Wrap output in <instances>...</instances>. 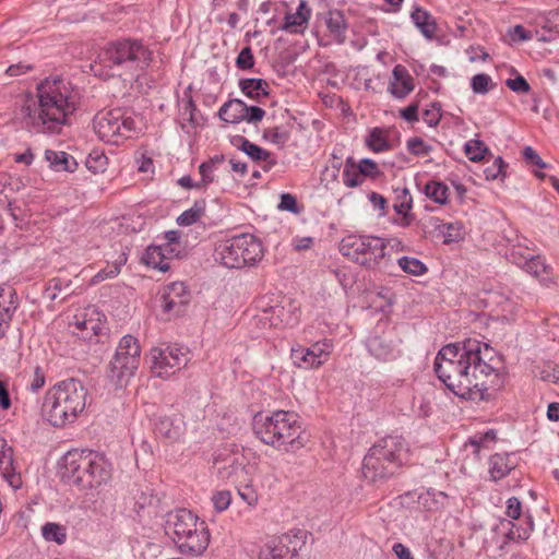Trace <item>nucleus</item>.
Masks as SVG:
<instances>
[{"mask_svg": "<svg viewBox=\"0 0 559 559\" xmlns=\"http://www.w3.org/2000/svg\"><path fill=\"white\" fill-rule=\"evenodd\" d=\"M238 86L247 97L255 102H261L270 95L269 83L263 79H240Z\"/></svg>", "mask_w": 559, "mask_h": 559, "instance_id": "26", "label": "nucleus"}, {"mask_svg": "<svg viewBox=\"0 0 559 559\" xmlns=\"http://www.w3.org/2000/svg\"><path fill=\"white\" fill-rule=\"evenodd\" d=\"M390 240L370 235H347L340 243V252L348 260L372 271H390L393 266L388 252Z\"/></svg>", "mask_w": 559, "mask_h": 559, "instance_id": "9", "label": "nucleus"}, {"mask_svg": "<svg viewBox=\"0 0 559 559\" xmlns=\"http://www.w3.org/2000/svg\"><path fill=\"white\" fill-rule=\"evenodd\" d=\"M393 80L390 82L388 91L399 99L406 97L413 90L414 83L413 78L408 73L407 69L397 64L392 71Z\"/></svg>", "mask_w": 559, "mask_h": 559, "instance_id": "24", "label": "nucleus"}, {"mask_svg": "<svg viewBox=\"0 0 559 559\" xmlns=\"http://www.w3.org/2000/svg\"><path fill=\"white\" fill-rule=\"evenodd\" d=\"M365 177L362 170H359L356 166L354 157L348 156L344 163L342 181L348 188H356L364 183Z\"/></svg>", "mask_w": 559, "mask_h": 559, "instance_id": "36", "label": "nucleus"}, {"mask_svg": "<svg viewBox=\"0 0 559 559\" xmlns=\"http://www.w3.org/2000/svg\"><path fill=\"white\" fill-rule=\"evenodd\" d=\"M179 426L168 416L158 417L155 421V432L167 439H176L179 436Z\"/></svg>", "mask_w": 559, "mask_h": 559, "instance_id": "43", "label": "nucleus"}, {"mask_svg": "<svg viewBox=\"0 0 559 559\" xmlns=\"http://www.w3.org/2000/svg\"><path fill=\"white\" fill-rule=\"evenodd\" d=\"M400 343V338L393 337L391 333H385L370 337L367 341V348L376 359L386 362L401 356Z\"/></svg>", "mask_w": 559, "mask_h": 559, "instance_id": "17", "label": "nucleus"}, {"mask_svg": "<svg viewBox=\"0 0 559 559\" xmlns=\"http://www.w3.org/2000/svg\"><path fill=\"white\" fill-rule=\"evenodd\" d=\"M224 160V155H215L199 166V173L201 175V181L199 183L201 187H207L214 181V171Z\"/></svg>", "mask_w": 559, "mask_h": 559, "instance_id": "39", "label": "nucleus"}, {"mask_svg": "<svg viewBox=\"0 0 559 559\" xmlns=\"http://www.w3.org/2000/svg\"><path fill=\"white\" fill-rule=\"evenodd\" d=\"M146 357L152 373L166 379L187 366L190 360V352L183 346L173 344L165 347H153Z\"/></svg>", "mask_w": 559, "mask_h": 559, "instance_id": "12", "label": "nucleus"}, {"mask_svg": "<svg viewBox=\"0 0 559 559\" xmlns=\"http://www.w3.org/2000/svg\"><path fill=\"white\" fill-rule=\"evenodd\" d=\"M510 259L512 263L538 278L544 285H548L551 282L549 277L550 267L545 264L539 255H525L518 250H512Z\"/></svg>", "mask_w": 559, "mask_h": 559, "instance_id": "18", "label": "nucleus"}, {"mask_svg": "<svg viewBox=\"0 0 559 559\" xmlns=\"http://www.w3.org/2000/svg\"><path fill=\"white\" fill-rule=\"evenodd\" d=\"M423 191L428 199L440 205H444L449 201L450 189L442 181L429 180Z\"/></svg>", "mask_w": 559, "mask_h": 559, "instance_id": "35", "label": "nucleus"}, {"mask_svg": "<svg viewBox=\"0 0 559 559\" xmlns=\"http://www.w3.org/2000/svg\"><path fill=\"white\" fill-rule=\"evenodd\" d=\"M253 162H261L262 159H269L272 153L262 148L261 146L252 142H243V151Z\"/></svg>", "mask_w": 559, "mask_h": 559, "instance_id": "52", "label": "nucleus"}, {"mask_svg": "<svg viewBox=\"0 0 559 559\" xmlns=\"http://www.w3.org/2000/svg\"><path fill=\"white\" fill-rule=\"evenodd\" d=\"M413 207V198L407 188H397L395 189V201L393 204V209L396 214L401 215L400 225L403 227L409 226L413 216L409 214V211Z\"/></svg>", "mask_w": 559, "mask_h": 559, "instance_id": "28", "label": "nucleus"}, {"mask_svg": "<svg viewBox=\"0 0 559 559\" xmlns=\"http://www.w3.org/2000/svg\"><path fill=\"white\" fill-rule=\"evenodd\" d=\"M214 259L228 269H241L246 266V260L240 257L238 242L235 236L216 246Z\"/></svg>", "mask_w": 559, "mask_h": 559, "instance_id": "20", "label": "nucleus"}, {"mask_svg": "<svg viewBox=\"0 0 559 559\" xmlns=\"http://www.w3.org/2000/svg\"><path fill=\"white\" fill-rule=\"evenodd\" d=\"M511 463V456L508 453H495L489 457V474L493 481H498L508 476L514 468Z\"/></svg>", "mask_w": 559, "mask_h": 559, "instance_id": "29", "label": "nucleus"}, {"mask_svg": "<svg viewBox=\"0 0 559 559\" xmlns=\"http://www.w3.org/2000/svg\"><path fill=\"white\" fill-rule=\"evenodd\" d=\"M366 146L373 153H383L392 148L385 131L381 128H372L365 139Z\"/></svg>", "mask_w": 559, "mask_h": 559, "instance_id": "34", "label": "nucleus"}, {"mask_svg": "<svg viewBox=\"0 0 559 559\" xmlns=\"http://www.w3.org/2000/svg\"><path fill=\"white\" fill-rule=\"evenodd\" d=\"M277 209L293 214H300L304 211V206L298 203L297 198L292 193L281 194Z\"/></svg>", "mask_w": 559, "mask_h": 559, "instance_id": "50", "label": "nucleus"}, {"mask_svg": "<svg viewBox=\"0 0 559 559\" xmlns=\"http://www.w3.org/2000/svg\"><path fill=\"white\" fill-rule=\"evenodd\" d=\"M180 106V119L183 122H189L191 124H194L195 122V111L197 106L192 99V97L182 98L179 103Z\"/></svg>", "mask_w": 559, "mask_h": 559, "instance_id": "51", "label": "nucleus"}, {"mask_svg": "<svg viewBox=\"0 0 559 559\" xmlns=\"http://www.w3.org/2000/svg\"><path fill=\"white\" fill-rule=\"evenodd\" d=\"M191 294L183 282H173L165 286L160 297L163 312L168 316H180L186 311Z\"/></svg>", "mask_w": 559, "mask_h": 559, "instance_id": "15", "label": "nucleus"}, {"mask_svg": "<svg viewBox=\"0 0 559 559\" xmlns=\"http://www.w3.org/2000/svg\"><path fill=\"white\" fill-rule=\"evenodd\" d=\"M437 378L460 399L489 401L504 385L502 358L477 340L443 346L433 362Z\"/></svg>", "mask_w": 559, "mask_h": 559, "instance_id": "1", "label": "nucleus"}, {"mask_svg": "<svg viewBox=\"0 0 559 559\" xmlns=\"http://www.w3.org/2000/svg\"><path fill=\"white\" fill-rule=\"evenodd\" d=\"M356 166L359 170H362L365 178H374L380 174L377 163L370 158H362L358 164L356 163Z\"/></svg>", "mask_w": 559, "mask_h": 559, "instance_id": "62", "label": "nucleus"}, {"mask_svg": "<svg viewBox=\"0 0 559 559\" xmlns=\"http://www.w3.org/2000/svg\"><path fill=\"white\" fill-rule=\"evenodd\" d=\"M45 158L49 163V167L55 171L74 173L79 166L72 155L62 151L46 150Z\"/></svg>", "mask_w": 559, "mask_h": 559, "instance_id": "27", "label": "nucleus"}, {"mask_svg": "<svg viewBox=\"0 0 559 559\" xmlns=\"http://www.w3.org/2000/svg\"><path fill=\"white\" fill-rule=\"evenodd\" d=\"M408 457L409 445L402 436H385L366 453L362 476L369 483L383 484L401 473Z\"/></svg>", "mask_w": 559, "mask_h": 559, "instance_id": "3", "label": "nucleus"}, {"mask_svg": "<svg viewBox=\"0 0 559 559\" xmlns=\"http://www.w3.org/2000/svg\"><path fill=\"white\" fill-rule=\"evenodd\" d=\"M152 51L138 38L109 41L97 55L96 63L111 71V75L148 67Z\"/></svg>", "mask_w": 559, "mask_h": 559, "instance_id": "8", "label": "nucleus"}, {"mask_svg": "<svg viewBox=\"0 0 559 559\" xmlns=\"http://www.w3.org/2000/svg\"><path fill=\"white\" fill-rule=\"evenodd\" d=\"M527 526L523 528H518L516 525L512 521L504 520L501 522L502 526H508V532L506 533V538L509 542L515 540H525L530 537L532 531L534 530V523L532 516H527Z\"/></svg>", "mask_w": 559, "mask_h": 559, "instance_id": "41", "label": "nucleus"}, {"mask_svg": "<svg viewBox=\"0 0 559 559\" xmlns=\"http://www.w3.org/2000/svg\"><path fill=\"white\" fill-rule=\"evenodd\" d=\"M238 495L250 507L255 506V503L258 502L257 491L253 489L251 485H245L238 488Z\"/></svg>", "mask_w": 559, "mask_h": 559, "instance_id": "64", "label": "nucleus"}, {"mask_svg": "<svg viewBox=\"0 0 559 559\" xmlns=\"http://www.w3.org/2000/svg\"><path fill=\"white\" fill-rule=\"evenodd\" d=\"M464 153L469 160L478 163L485 158L486 154H489V148L483 141L474 139L465 143Z\"/></svg>", "mask_w": 559, "mask_h": 559, "instance_id": "44", "label": "nucleus"}, {"mask_svg": "<svg viewBox=\"0 0 559 559\" xmlns=\"http://www.w3.org/2000/svg\"><path fill=\"white\" fill-rule=\"evenodd\" d=\"M41 535L47 542L63 545L67 542V527L55 522H47L41 526Z\"/></svg>", "mask_w": 559, "mask_h": 559, "instance_id": "40", "label": "nucleus"}, {"mask_svg": "<svg viewBox=\"0 0 559 559\" xmlns=\"http://www.w3.org/2000/svg\"><path fill=\"white\" fill-rule=\"evenodd\" d=\"M19 307V298L15 289L8 285H0V311L7 312V316L13 317Z\"/></svg>", "mask_w": 559, "mask_h": 559, "instance_id": "38", "label": "nucleus"}, {"mask_svg": "<svg viewBox=\"0 0 559 559\" xmlns=\"http://www.w3.org/2000/svg\"><path fill=\"white\" fill-rule=\"evenodd\" d=\"M87 389L74 378L56 383L45 395L41 406L44 418L53 427L74 423L85 409Z\"/></svg>", "mask_w": 559, "mask_h": 559, "instance_id": "5", "label": "nucleus"}, {"mask_svg": "<svg viewBox=\"0 0 559 559\" xmlns=\"http://www.w3.org/2000/svg\"><path fill=\"white\" fill-rule=\"evenodd\" d=\"M212 501L214 504V508L218 512L225 511L230 502H231V495L228 490H221L213 495Z\"/></svg>", "mask_w": 559, "mask_h": 559, "instance_id": "60", "label": "nucleus"}, {"mask_svg": "<svg viewBox=\"0 0 559 559\" xmlns=\"http://www.w3.org/2000/svg\"><path fill=\"white\" fill-rule=\"evenodd\" d=\"M163 246H148L143 253L141 261L153 269L162 272L169 270V263L167 262V255Z\"/></svg>", "mask_w": 559, "mask_h": 559, "instance_id": "31", "label": "nucleus"}, {"mask_svg": "<svg viewBox=\"0 0 559 559\" xmlns=\"http://www.w3.org/2000/svg\"><path fill=\"white\" fill-rule=\"evenodd\" d=\"M108 165L107 156L99 151H93L85 159L86 168L93 174L104 173Z\"/></svg>", "mask_w": 559, "mask_h": 559, "instance_id": "46", "label": "nucleus"}, {"mask_svg": "<svg viewBox=\"0 0 559 559\" xmlns=\"http://www.w3.org/2000/svg\"><path fill=\"white\" fill-rule=\"evenodd\" d=\"M103 314L98 312L95 308L91 309V316L88 318V325L91 331V342L94 340L97 342V336L102 332V319Z\"/></svg>", "mask_w": 559, "mask_h": 559, "instance_id": "59", "label": "nucleus"}, {"mask_svg": "<svg viewBox=\"0 0 559 559\" xmlns=\"http://www.w3.org/2000/svg\"><path fill=\"white\" fill-rule=\"evenodd\" d=\"M522 154H523L524 160L527 164L536 166L538 168H547L548 167V165L542 159V157L538 155V153L532 146H525Z\"/></svg>", "mask_w": 559, "mask_h": 559, "instance_id": "61", "label": "nucleus"}, {"mask_svg": "<svg viewBox=\"0 0 559 559\" xmlns=\"http://www.w3.org/2000/svg\"><path fill=\"white\" fill-rule=\"evenodd\" d=\"M432 226L443 237L444 243L459 241L462 238V225L459 223H443L438 218H431Z\"/></svg>", "mask_w": 559, "mask_h": 559, "instance_id": "37", "label": "nucleus"}, {"mask_svg": "<svg viewBox=\"0 0 559 559\" xmlns=\"http://www.w3.org/2000/svg\"><path fill=\"white\" fill-rule=\"evenodd\" d=\"M165 531L173 536L182 554L201 555L210 543V533L204 521L188 509L166 513Z\"/></svg>", "mask_w": 559, "mask_h": 559, "instance_id": "7", "label": "nucleus"}, {"mask_svg": "<svg viewBox=\"0 0 559 559\" xmlns=\"http://www.w3.org/2000/svg\"><path fill=\"white\" fill-rule=\"evenodd\" d=\"M397 264L403 272L414 276H420L428 272L426 264L417 258L405 255L397 259Z\"/></svg>", "mask_w": 559, "mask_h": 559, "instance_id": "42", "label": "nucleus"}, {"mask_svg": "<svg viewBox=\"0 0 559 559\" xmlns=\"http://www.w3.org/2000/svg\"><path fill=\"white\" fill-rule=\"evenodd\" d=\"M311 16V9L306 0H300L295 13H286L284 23L281 26L282 31L290 34L304 33L308 21Z\"/></svg>", "mask_w": 559, "mask_h": 559, "instance_id": "23", "label": "nucleus"}, {"mask_svg": "<svg viewBox=\"0 0 559 559\" xmlns=\"http://www.w3.org/2000/svg\"><path fill=\"white\" fill-rule=\"evenodd\" d=\"M325 24L330 34L338 44H343L346 38L347 23L345 16L340 10H330L325 15Z\"/></svg>", "mask_w": 559, "mask_h": 559, "instance_id": "30", "label": "nucleus"}, {"mask_svg": "<svg viewBox=\"0 0 559 559\" xmlns=\"http://www.w3.org/2000/svg\"><path fill=\"white\" fill-rule=\"evenodd\" d=\"M495 86L496 84L492 82L490 75L486 73L475 74L471 79V87L475 94L486 95Z\"/></svg>", "mask_w": 559, "mask_h": 559, "instance_id": "47", "label": "nucleus"}, {"mask_svg": "<svg viewBox=\"0 0 559 559\" xmlns=\"http://www.w3.org/2000/svg\"><path fill=\"white\" fill-rule=\"evenodd\" d=\"M78 105V93L69 81L47 78L37 84L36 98L27 99L15 112V119L31 132L59 134L70 124Z\"/></svg>", "mask_w": 559, "mask_h": 559, "instance_id": "2", "label": "nucleus"}, {"mask_svg": "<svg viewBox=\"0 0 559 559\" xmlns=\"http://www.w3.org/2000/svg\"><path fill=\"white\" fill-rule=\"evenodd\" d=\"M265 300L261 299L258 301L257 307L260 308L265 314L271 313L270 317H265V319L270 320L271 326H277L280 324H289L292 321V316L289 312L285 309V306L283 305H274V306H267L264 305Z\"/></svg>", "mask_w": 559, "mask_h": 559, "instance_id": "33", "label": "nucleus"}, {"mask_svg": "<svg viewBox=\"0 0 559 559\" xmlns=\"http://www.w3.org/2000/svg\"><path fill=\"white\" fill-rule=\"evenodd\" d=\"M263 139L278 146H284L290 139V131L284 127H270L263 130Z\"/></svg>", "mask_w": 559, "mask_h": 559, "instance_id": "45", "label": "nucleus"}, {"mask_svg": "<svg viewBox=\"0 0 559 559\" xmlns=\"http://www.w3.org/2000/svg\"><path fill=\"white\" fill-rule=\"evenodd\" d=\"M235 237L238 242L240 257L246 260V266L254 265L263 258V245L257 237L250 234H241Z\"/></svg>", "mask_w": 559, "mask_h": 559, "instance_id": "22", "label": "nucleus"}, {"mask_svg": "<svg viewBox=\"0 0 559 559\" xmlns=\"http://www.w3.org/2000/svg\"><path fill=\"white\" fill-rule=\"evenodd\" d=\"M254 56L252 53V49L250 46L243 47L237 58H236V67L239 70L247 71L251 70L254 67Z\"/></svg>", "mask_w": 559, "mask_h": 559, "instance_id": "54", "label": "nucleus"}, {"mask_svg": "<svg viewBox=\"0 0 559 559\" xmlns=\"http://www.w3.org/2000/svg\"><path fill=\"white\" fill-rule=\"evenodd\" d=\"M407 150L414 156H426L432 151V146L426 144L423 139L415 136L406 142Z\"/></svg>", "mask_w": 559, "mask_h": 559, "instance_id": "53", "label": "nucleus"}, {"mask_svg": "<svg viewBox=\"0 0 559 559\" xmlns=\"http://www.w3.org/2000/svg\"><path fill=\"white\" fill-rule=\"evenodd\" d=\"M127 261L126 258H120L119 261H116L111 265H107L105 269L100 270L95 276L94 282H100L107 278L116 277L121 270V265Z\"/></svg>", "mask_w": 559, "mask_h": 559, "instance_id": "57", "label": "nucleus"}, {"mask_svg": "<svg viewBox=\"0 0 559 559\" xmlns=\"http://www.w3.org/2000/svg\"><path fill=\"white\" fill-rule=\"evenodd\" d=\"M243 100L234 98L225 102L219 110L218 117L227 123H239L242 121Z\"/></svg>", "mask_w": 559, "mask_h": 559, "instance_id": "32", "label": "nucleus"}, {"mask_svg": "<svg viewBox=\"0 0 559 559\" xmlns=\"http://www.w3.org/2000/svg\"><path fill=\"white\" fill-rule=\"evenodd\" d=\"M411 19L414 25L427 39H433L437 31L435 17L425 9L415 5L411 12Z\"/></svg>", "mask_w": 559, "mask_h": 559, "instance_id": "25", "label": "nucleus"}, {"mask_svg": "<svg viewBox=\"0 0 559 559\" xmlns=\"http://www.w3.org/2000/svg\"><path fill=\"white\" fill-rule=\"evenodd\" d=\"M93 128L102 141L115 145L139 133L135 120L120 109L97 114L93 120Z\"/></svg>", "mask_w": 559, "mask_h": 559, "instance_id": "11", "label": "nucleus"}, {"mask_svg": "<svg viewBox=\"0 0 559 559\" xmlns=\"http://www.w3.org/2000/svg\"><path fill=\"white\" fill-rule=\"evenodd\" d=\"M91 316V309H86V311L83 313V318L80 319L76 317L75 322L72 324L73 326V334H75L78 337L91 342V331L88 325V318Z\"/></svg>", "mask_w": 559, "mask_h": 559, "instance_id": "49", "label": "nucleus"}, {"mask_svg": "<svg viewBox=\"0 0 559 559\" xmlns=\"http://www.w3.org/2000/svg\"><path fill=\"white\" fill-rule=\"evenodd\" d=\"M245 457L239 452L224 449L214 457V467L222 479H233L243 471Z\"/></svg>", "mask_w": 559, "mask_h": 559, "instance_id": "19", "label": "nucleus"}, {"mask_svg": "<svg viewBox=\"0 0 559 559\" xmlns=\"http://www.w3.org/2000/svg\"><path fill=\"white\" fill-rule=\"evenodd\" d=\"M0 474L14 490L22 487L21 474L14 465L13 449L4 439H0Z\"/></svg>", "mask_w": 559, "mask_h": 559, "instance_id": "21", "label": "nucleus"}, {"mask_svg": "<svg viewBox=\"0 0 559 559\" xmlns=\"http://www.w3.org/2000/svg\"><path fill=\"white\" fill-rule=\"evenodd\" d=\"M141 360V346L136 337L127 334L120 338L107 367V378L117 388L127 386L135 376Z\"/></svg>", "mask_w": 559, "mask_h": 559, "instance_id": "10", "label": "nucleus"}, {"mask_svg": "<svg viewBox=\"0 0 559 559\" xmlns=\"http://www.w3.org/2000/svg\"><path fill=\"white\" fill-rule=\"evenodd\" d=\"M61 476L80 489L97 488L111 478V464L103 453L75 449L62 457Z\"/></svg>", "mask_w": 559, "mask_h": 559, "instance_id": "6", "label": "nucleus"}, {"mask_svg": "<svg viewBox=\"0 0 559 559\" xmlns=\"http://www.w3.org/2000/svg\"><path fill=\"white\" fill-rule=\"evenodd\" d=\"M133 511L140 521L151 520L163 515L164 509L160 507V498L153 492L150 487L136 488L132 490Z\"/></svg>", "mask_w": 559, "mask_h": 559, "instance_id": "16", "label": "nucleus"}, {"mask_svg": "<svg viewBox=\"0 0 559 559\" xmlns=\"http://www.w3.org/2000/svg\"><path fill=\"white\" fill-rule=\"evenodd\" d=\"M419 105L417 102L411 103L408 106L400 109V117L403 118L407 122H417L419 121Z\"/></svg>", "mask_w": 559, "mask_h": 559, "instance_id": "63", "label": "nucleus"}, {"mask_svg": "<svg viewBox=\"0 0 559 559\" xmlns=\"http://www.w3.org/2000/svg\"><path fill=\"white\" fill-rule=\"evenodd\" d=\"M306 538L302 530L272 536L261 546L258 559H302L299 552L306 546Z\"/></svg>", "mask_w": 559, "mask_h": 559, "instance_id": "13", "label": "nucleus"}, {"mask_svg": "<svg viewBox=\"0 0 559 559\" xmlns=\"http://www.w3.org/2000/svg\"><path fill=\"white\" fill-rule=\"evenodd\" d=\"M334 344L330 338L313 343L310 347L297 345L292 347L290 358L300 369H317L326 362L333 352Z\"/></svg>", "mask_w": 559, "mask_h": 559, "instance_id": "14", "label": "nucleus"}, {"mask_svg": "<svg viewBox=\"0 0 559 559\" xmlns=\"http://www.w3.org/2000/svg\"><path fill=\"white\" fill-rule=\"evenodd\" d=\"M265 116V110L259 106H248L243 102V112H242V121H247L248 123H258Z\"/></svg>", "mask_w": 559, "mask_h": 559, "instance_id": "56", "label": "nucleus"}, {"mask_svg": "<svg viewBox=\"0 0 559 559\" xmlns=\"http://www.w3.org/2000/svg\"><path fill=\"white\" fill-rule=\"evenodd\" d=\"M252 429L258 439L276 450L295 452L306 443L299 416L293 412L276 411L265 416L259 413L253 417Z\"/></svg>", "mask_w": 559, "mask_h": 559, "instance_id": "4", "label": "nucleus"}, {"mask_svg": "<svg viewBox=\"0 0 559 559\" xmlns=\"http://www.w3.org/2000/svg\"><path fill=\"white\" fill-rule=\"evenodd\" d=\"M71 280H63L61 277H52L48 281L44 295L51 301L56 300L58 293L71 286Z\"/></svg>", "mask_w": 559, "mask_h": 559, "instance_id": "48", "label": "nucleus"}, {"mask_svg": "<svg viewBox=\"0 0 559 559\" xmlns=\"http://www.w3.org/2000/svg\"><path fill=\"white\" fill-rule=\"evenodd\" d=\"M506 85L519 94H528L532 90L526 79L521 74H518L514 79H508Z\"/></svg>", "mask_w": 559, "mask_h": 559, "instance_id": "58", "label": "nucleus"}, {"mask_svg": "<svg viewBox=\"0 0 559 559\" xmlns=\"http://www.w3.org/2000/svg\"><path fill=\"white\" fill-rule=\"evenodd\" d=\"M441 104L438 102L432 103L429 108L423 111V120L429 127H437L441 120Z\"/></svg>", "mask_w": 559, "mask_h": 559, "instance_id": "55", "label": "nucleus"}]
</instances>
